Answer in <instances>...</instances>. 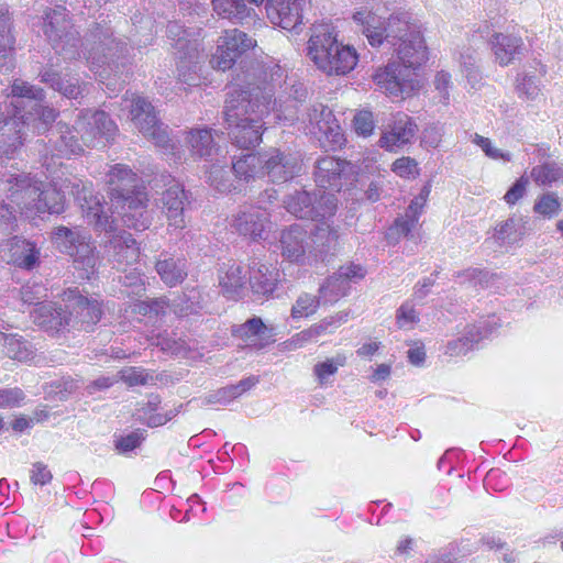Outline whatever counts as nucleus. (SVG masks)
Returning a JSON list of instances; mask_svg holds the SVG:
<instances>
[{"label": "nucleus", "instance_id": "nucleus-10", "mask_svg": "<svg viewBox=\"0 0 563 563\" xmlns=\"http://www.w3.org/2000/svg\"><path fill=\"white\" fill-rule=\"evenodd\" d=\"M63 300L68 312H73L70 329L89 331L100 321L102 309L97 299L84 296L77 288H69L64 292Z\"/></svg>", "mask_w": 563, "mask_h": 563}, {"label": "nucleus", "instance_id": "nucleus-9", "mask_svg": "<svg viewBox=\"0 0 563 563\" xmlns=\"http://www.w3.org/2000/svg\"><path fill=\"white\" fill-rule=\"evenodd\" d=\"M74 130L80 135L81 143L88 147L104 145V141L113 139L118 132L113 120L100 110H87L76 121Z\"/></svg>", "mask_w": 563, "mask_h": 563}, {"label": "nucleus", "instance_id": "nucleus-42", "mask_svg": "<svg viewBox=\"0 0 563 563\" xmlns=\"http://www.w3.org/2000/svg\"><path fill=\"white\" fill-rule=\"evenodd\" d=\"M220 285L231 299H236L246 285V274L240 264L233 263L220 275Z\"/></svg>", "mask_w": 563, "mask_h": 563}, {"label": "nucleus", "instance_id": "nucleus-54", "mask_svg": "<svg viewBox=\"0 0 563 563\" xmlns=\"http://www.w3.org/2000/svg\"><path fill=\"white\" fill-rule=\"evenodd\" d=\"M473 142L478 145L483 152L492 159H503L504 162H510L512 156L509 152H503L501 150L493 146L488 137H484L477 133L474 134Z\"/></svg>", "mask_w": 563, "mask_h": 563}, {"label": "nucleus", "instance_id": "nucleus-40", "mask_svg": "<svg viewBox=\"0 0 563 563\" xmlns=\"http://www.w3.org/2000/svg\"><path fill=\"white\" fill-rule=\"evenodd\" d=\"M338 208V199L334 194L324 190H318L312 194V206L313 217L311 220L320 221H332L331 218L335 214Z\"/></svg>", "mask_w": 563, "mask_h": 563}, {"label": "nucleus", "instance_id": "nucleus-15", "mask_svg": "<svg viewBox=\"0 0 563 563\" xmlns=\"http://www.w3.org/2000/svg\"><path fill=\"white\" fill-rule=\"evenodd\" d=\"M310 133L319 139L324 137L334 146H341L344 142L340 125L336 123L335 117L331 109L322 103L313 104L308 113Z\"/></svg>", "mask_w": 563, "mask_h": 563}, {"label": "nucleus", "instance_id": "nucleus-14", "mask_svg": "<svg viewBox=\"0 0 563 563\" xmlns=\"http://www.w3.org/2000/svg\"><path fill=\"white\" fill-rule=\"evenodd\" d=\"M307 0H266L269 21L284 30L298 33Z\"/></svg>", "mask_w": 563, "mask_h": 563}, {"label": "nucleus", "instance_id": "nucleus-13", "mask_svg": "<svg viewBox=\"0 0 563 563\" xmlns=\"http://www.w3.org/2000/svg\"><path fill=\"white\" fill-rule=\"evenodd\" d=\"M120 196V200L113 205L121 209L124 225L136 231L146 230L152 223V216L147 210V194L143 189H137L132 195L121 192Z\"/></svg>", "mask_w": 563, "mask_h": 563}, {"label": "nucleus", "instance_id": "nucleus-55", "mask_svg": "<svg viewBox=\"0 0 563 563\" xmlns=\"http://www.w3.org/2000/svg\"><path fill=\"white\" fill-rule=\"evenodd\" d=\"M529 179L530 178L528 177L527 173H525L512 184V186L504 196V200L507 205L514 206L525 197L527 187L529 185Z\"/></svg>", "mask_w": 563, "mask_h": 563}, {"label": "nucleus", "instance_id": "nucleus-3", "mask_svg": "<svg viewBox=\"0 0 563 563\" xmlns=\"http://www.w3.org/2000/svg\"><path fill=\"white\" fill-rule=\"evenodd\" d=\"M273 96L274 86L264 82L263 86L254 85L247 91H242L238 98L227 99L224 121L229 136L238 147L250 148L260 143L266 124L263 119L277 104Z\"/></svg>", "mask_w": 563, "mask_h": 563}, {"label": "nucleus", "instance_id": "nucleus-5", "mask_svg": "<svg viewBox=\"0 0 563 563\" xmlns=\"http://www.w3.org/2000/svg\"><path fill=\"white\" fill-rule=\"evenodd\" d=\"M52 242L56 249L73 258L74 266L82 278L89 279L97 273L100 264L99 252L91 235L79 227H57L52 232Z\"/></svg>", "mask_w": 563, "mask_h": 563}, {"label": "nucleus", "instance_id": "nucleus-38", "mask_svg": "<svg viewBox=\"0 0 563 563\" xmlns=\"http://www.w3.org/2000/svg\"><path fill=\"white\" fill-rule=\"evenodd\" d=\"M212 7L219 16L233 22L253 20V9L247 8L244 0H212Z\"/></svg>", "mask_w": 563, "mask_h": 563}, {"label": "nucleus", "instance_id": "nucleus-33", "mask_svg": "<svg viewBox=\"0 0 563 563\" xmlns=\"http://www.w3.org/2000/svg\"><path fill=\"white\" fill-rule=\"evenodd\" d=\"M186 141L195 156L208 161L214 155H219V147L214 144L212 131L210 129H192L188 132Z\"/></svg>", "mask_w": 563, "mask_h": 563}, {"label": "nucleus", "instance_id": "nucleus-45", "mask_svg": "<svg viewBox=\"0 0 563 563\" xmlns=\"http://www.w3.org/2000/svg\"><path fill=\"white\" fill-rule=\"evenodd\" d=\"M41 199L37 201V205L32 203V206H37L36 209L38 214L48 212V213H62L65 209V197L64 195L56 189L52 185H45L43 183Z\"/></svg>", "mask_w": 563, "mask_h": 563}, {"label": "nucleus", "instance_id": "nucleus-12", "mask_svg": "<svg viewBox=\"0 0 563 563\" xmlns=\"http://www.w3.org/2000/svg\"><path fill=\"white\" fill-rule=\"evenodd\" d=\"M200 44L197 40L180 37L176 42L178 79L188 86H197L200 82V71L203 56L200 53Z\"/></svg>", "mask_w": 563, "mask_h": 563}, {"label": "nucleus", "instance_id": "nucleus-44", "mask_svg": "<svg viewBox=\"0 0 563 563\" xmlns=\"http://www.w3.org/2000/svg\"><path fill=\"white\" fill-rule=\"evenodd\" d=\"M286 210L292 216L300 219H309L313 217L312 194L306 190H296L284 200Z\"/></svg>", "mask_w": 563, "mask_h": 563}, {"label": "nucleus", "instance_id": "nucleus-51", "mask_svg": "<svg viewBox=\"0 0 563 563\" xmlns=\"http://www.w3.org/2000/svg\"><path fill=\"white\" fill-rule=\"evenodd\" d=\"M561 203L553 192L543 194L533 206V211L545 218H552L560 212Z\"/></svg>", "mask_w": 563, "mask_h": 563}, {"label": "nucleus", "instance_id": "nucleus-28", "mask_svg": "<svg viewBox=\"0 0 563 563\" xmlns=\"http://www.w3.org/2000/svg\"><path fill=\"white\" fill-rule=\"evenodd\" d=\"M258 383V379L254 376L246 377L240 380L238 384L229 385L222 388H219L210 394L201 397L199 399L201 406L208 405H219L227 406L235 398L243 395L245 391L251 389Z\"/></svg>", "mask_w": 563, "mask_h": 563}, {"label": "nucleus", "instance_id": "nucleus-53", "mask_svg": "<svg viewBox=\"0 0 563 563\" xmlns=\"http://www.w3.org/2000/svg\"><path fill=\"white\" fill-rule=\"evenodd\" d=\"M391 170L402 178H416L419 175L417 161L409 156L396 159L393 163Z\"/></svg>", "mask_w": 563, "mask_h": 563}, {"label": "nucleus", "instance_id": "nucleus-8", "mask_svg": "<svg viewBox=\"0 0 563 563\" xmlns=\"http://www.w3.org/2000/svg\"><path fill=\"white\" fill-rule=\"evenodd\" d=\"M256 45V41L238 29L227 30L219 37L216 52L212 54L210 65L212 68L225 71L247 51Z\"/></svg>", "mask_w": 563, "mask_h": 563}, {"label": "nucleus", "instance_id": "nucleus-46", "mask_svg": "<svg viewBox=\"0 0 563 563\" xmlns=\"http://www.w3.org/2000/svg\"><path fill=\"white\" fill-rule=\"evenodd\" d=\"M321 303L323 301L320 295L301 292L292 303L290 316L292 319L309 318L318 311Z\"/></svg>", "mask_w": 563, "mask_h": 563}, {"label": "nucleus", "instance_id": "nucleus-26", "mask_svg": "<svg viewBox=\"0 0 563 563\" xmlns=\"http://www.w3.org/2000/svg\"><path fill=\"white\" fill-rule=\"evenodd\" d=\"M110 196L112 203L120 200V194H134L139 188L136 186V175L126 165L118 164L108 174Z\"/></svg>", "mask_w": 563, "mask_h": 563}, {"label": "nucleus", "instance_id": "nucleus-11", "mask_svg": "<svg viewBox=\"0 0 563 563\" xmlns=\"http://www.w3.org/2000/svg\"><path fill=\"white\" fill-rule=\"evenodd\" d=\"M279 250L283 258L290 263L311 265L316 262L308 232L299 224H292L280 232Z\"/></svg>", "mask_w": 563, "mask_h": 563}, {"label": "nucleus", "instance_id": "nucleus-61", "mask_svg": "<svg viewBox=\"0 0 563 563\" xmlns=\"http://www.w3.org/2000/svg\"><path fill=\"white\" fill-rule=\"evenodd\" d=\"M52 478L53 475L47 465L42 462H36L33 464L31 471V482L34 485H46L52 481Z\"/></svg>", "mask_w": 563, "mask_h": 563}, {"label": "nucleus", "instance_id": "nucleus-37", "mask_svg": "<svg viewBox=\"0 0 563 563\" xmlns=\"http://www.w3.org/2000/svg\"><path fill=\"white\" fill-rule=\"evenodd\" d=\"M528 220L523 217H510L495 227L494 238L501 244H512L527 233Z\"/></svg>", "mask_w": 563, "mask_h": 563}, {"label": "nucleus", "instance_id": "nucleus-2", "mask_svg": "<svg viewBox=\"0 0 563 563\" xmlns=\"http://www.w3.org/2000/svg\"><path fill=\"white\" fill-rule=\"evenodd\" d=\"M43 32L54 49L65 60L81 57L91 66H101L123 52L125 43L114 35L108 16H100L81 38L70 22L66 8L57 7L45 12Z\"/></svg>", "mask_w": 563, "mask_h": 563}, {"label": "nucleus", "instance_id": "nucleus-52", "mask_svg": "<svg viewBox=\"0 0 563 563\" xmlns=\"http://www.w3.org/2000/svg\"><path fill=\"white\" fill-rule=\"evenodd\" d=\"M119 378L128 386H144L153 380V377L141 367H126L119 372Z\"/></svg>", "mask_w": 563, "mask_h": 563}, {"label": "nucleus", "instance_id": "nucleus-47", "mask_svg": "<svg viewBox=\"0 0 563 563\" xmlns=\"http://www.w3.org/2000/svg\"><path fill=\"white\" fill-rule=\"evenodd\" d=\"M227 161L223 163H217L210 166L208 170V181L210 186L220 192H228L235 189L231 178V169H227Z\"/></svg>", "mask_w": 563, "mask_h": 563}, {"label": "nucleus", "instance_id": "nucleus-57", "mask_svg": "<svg viewBox=\"0 0 563 563\" xmlns=\"http://www.w3.org/2000/svg\"><path fill=\"white\" fill-rule=\"evenodd\" d=\"M418 320L419 318L415 306L410 301L404 302L396 312V321L399 328L411 327L418 322Z\"/></svg>", "mask_w": 563, "mask_h": 563}, {"label": "nucleus", "instance_id": "nucleus-4", "mask_svg": "<svg viewBox=\"0 0 563 563\" xmlns=\"http://www.w3.org/2000/svg\"><path fill=\"white\" fill-rule=\"evenodd\" d=\"M307 55L327 75H345L357 63L355 49L339 44L329 25L325 24L311 29Z\"/></svg>", "mask_w": 563, "mask_h": 563}, {"label": "nucleus", "instance_id": "nucleus-27", "mask_svg": "<svg viewBox=\"0 0 563 563\" xmlns=\"http://www.w3.org/2000/svg\"><path fill=\"white\" fill-rule=\"evenodd\" d=\"M15 37L8 10L0 9V69L9 71L14 67Z\"/></svg>", "mask_w": 563, "mask_h": 563}, {"label": "nucleus", "instance_id": "nucleus-64", "mask_svg": "<svg viewBox=\"0 0 563 563\" xmlns=\"http://www.w3.org/2000/svg\"><path fill=\"white\" fill-rule=\"evenodd\" d=\"M264 329L265 325L262 319L254 317L242 324L236 332L242 336H254L258 335Z\"/></svg>", "mask_w": 563, "mask_h": 563}, {"label": "nucleus", "instance_id": "nucleus-16", "mask_svg": "<svg viewBox=\"0 0 563 563\" xmlns=\"http://www.w3.org/2000/svg\"><path fill=\"white\" fill-rule=\"evenodd\" d=\"M31 317L38 328L51 335L69 331V324H73L74 321L73 312H68L67 308L65 310L52 301H45L43 305L35 307Z\"/></svg>", "mask_w": 563, "mask_h": 563}, {"label": "nucleus", "instance_id": "nucleus-31", "mask_svg": "<svg viewBox=\"0 0 563 563\" xmlns=\"http://www.w3.org/2000/svg\"><path fill=\"white\" fill-rule=\"evenodd\" d=\"M10 261L19 267L32 269L38 263L40 250L33 242L14 236L8 241Z\"/></svg>", "mask_w": 563, "mask_h": 563}, {"label": "nucleus", "instance_id": "nucleus-18", "mask_svg": "<svg viewBox=\"0 0 563 563\" xmlns=\"http://www.w3.org/2000/svg\"><path fill=\"white\" fill-rule=\"evenodd\" d=\"M349 167L346 161L333 156L321 157L316 162L314 181L320 188L340 191Z\"/></svg>", "mask_w": 563, "mask_h": 563}, {"label": "nucleus", "instance_id": "nucleus-39", "mask_svg": "<svg viewBox=\"0 0 563 563\" xmlns=\"http://www.w3.org/2000/svg\"><path fill=\"white\" fill-rule=\"evenodd\" d=\"M5 354L20 362H32L36 357L34 345L19 334L3 335Z\"/></svg>", "mask_w": 563, "mask_h": 563}, {"label": "nucleus", "instance_id": "nucleus-58", "mask_svg": "<svg viewBox=\"0 0 563 563\" xmlns=\"http://www.w3.org/2000/svg\"><path fill=\"white\" fill-rule=\"evenodd\" d=\"M375 128L373 113L371 111H360L354 117V129L358 135L368 136Z\"/></svg>", "mask_w": 563, "mask_h": 563}, {"label": "nucleus", "instance_id": "nucleus-23", "mask_svg": "<svg viewBox=\"0 0 563 563\" xmlns=\"http://www.w3.org/2000/svg\"><path fill=\"white\" fill-rule=\"evenodd\" d=\"M249 273L250 286L255 295L265 298L273 295L279 279L277 268L253 260L250 264Z\"/></svg>", "mask_w": 563, "mask_h": 563}, {"label": "nucleus", "instance_id": "nucleus-19", "mask_svg": "<svg viewBox=\"0 0 563 563\" xmlns=\"http://www.w3.org/2000/svg\"><path fill=\"white\" fill-rule=\"evenodd\" d=\"M340 227L333 221H320L311 232V251L317 261H324L340 250Z\"/></svg>", "mask_w": 563, "mask_h": 563}, {"label": "nucleus", "instance_id": "nucleus-24", "mask_svg": "<svg viewBox=\"0 0 563 563\" xmlns=\"http://www.w3.org/2000/svg\"><path fill=\"white\" fill-rule=\"evenodd\" d=\"M106 252L119 265H131L139 260L140 247L129 232L113 235L104 245Z\"/></svg>", "mask_w": 563, "mask_h": 563}, {"label": "nucleus", "instance_id": "nucleus-34", "mask_svg": "<svg viewBox=\"0 0 563 563\" xmlns=\"http://www.w3.org/2000/svg\"><path fill=\"white\" fill-rule=\"evenodd\" d=\"M528 177L538 186L551 187L563 181V163L550 158L540 159Z\"/></svg>", "mask_w": 563, "mask_h": 563}, {"label": "nucleus", "instance_id": "nucleus-63", "mask_svg": "<svg viewBox=\"0 0 563 563\" xmlns=\"http://www.w3.org/2000/svg\"><path fill=\"white\" fill-rule=\"evenodd\" d=\"M15 211L13 207L5 203L3 200L0 201V227L3 230H13L15 223Z\"/></svg>", "mask_w": 563, "mask_h": 563}, {"label": "nucleus", "instance_id": "nucleus-32", "mask_svg": "<svg viewBox=\"0 0 563 563\" xmlns=\"http://www.w3.org/2000/svg\"><path fill=\"white\" fill-rule=\"evenodd\" d=\"M263 167V153H249L232 161L234 176L245 183L264 177Z\"/></svg>", "mask_w": 563, "mask_h": 563}, {"label": "nucleus", "instance_id": "nucleus-59", "mask_svg": "<svg viewBox=\"0 0 563 563\" xmlns=\"http://www.w3.org/2000/svg\"><path fill=\"white\" fill-rule=\"evenodd\" d=\"M122 285L125 288H131L129 295H141L145 290V285L141 273L132 269L122 276Z\"/></svg>", "mask_w": 563, "mask_h": 563}, {"label": "nucleus", "instance_id": "nucleus-21", "mask_svg": "<svg viewBox=\"0 0 563 563\" xmlns=\"http://www.w3.org/2000/svg\"><path fill=\"white\" fill-rule=\"evenodd\" d=\"M268 222V213L263 206L250 207L240 211L234 217L232 227L241 235L249 236L253 241H258L264 239Z\"/></svg>", "mask_w": 563, "mask_h": 563}, {"label": "nucleus", "instance_id": "nucleus-35", "mask_svg": "<svg viewBox=\"0 0 563 563\" xmlns=\"http://www.w3.org/2000/svg\"><path fill=\"white\" fill-rule=\"evenodd\" d=\"M488 334L482 325L471 324L465 328L463 336L450 341L446 346L444 354L449 356H461L473 350L474 344L478 343Z\"/></svg>", "mask_w": 563, "mask_h": 563}, {"label": "nucleus", "instance_id": "nucleus-22", "mask_svg": "<svg viewBox=\"0 0 563 563\" xmlns=\"http://www.w3.org/2000/svg\"><path fill=\"white\" fill-rule=\"evenodd\" d=\"M188 201L187 192L178 184H172L161 197L162 210L165 213L168 225L175 229H183L186 225L184 211L185 203Z\"/></svg>", "mask_w": 563, "mask_h": 563}, {"label": "nucleus", "instance_id": "nucleus-1", "mask_svg": "<svg viewBox=\"0 0 563 563\" xmlns=\"http://www.w3.org/2000/svg\"><path fill=\"white\" fill-rule=\"evenodd\" d=\"M354 22L372 46L384 42L394 47L398 62L389 63L374 75L378 88L391 98L410 96L418 87L409 69H417L428 59V51L419 25L408 12L391 14L382 27L380 19L371 11L362 10L353 14Z\"/></svg>", "mask_w": 563, "mask_h": 563}, {"label": "nucleus", "instance_id": "nucleus-36", "mask_svg": "<svg viewBox=\"0 0 563 563\" xmlns=\"http://www.w3.org/2000/svg\"><path fill=\"white\" fill-rule=\"evenodd\" d=\"M156 272L161 279L169 287L184 282L187 277L186 261L181 257H165L156 262Z\"/></svg>", "mask_w": 563, "mask_h": 563}, {"label": "nucleus", "instance_id": "nucleus-62", "mask_svg": "<svg viewBox=\"0 0 563 563\" xmlns=\"http://www.w3.org/2000/svg\"><path fill=\"white\" fill-rule=\"evenodd\" d=\"M457 277L463 279V283H470L474 286L483 285L488 280V272L479 268H467L457 274Z\"/></svg>", "mask_w": 563, "mask_h": 563}, {"label": "nucleus", "instance_id": "nucleus-48", "mask_svg": "<svg viewBox=\"0 0 563 563\" xmlns=\"http://www.w3.org/2000/svg\"><path fill=\"white\" fill-rule=\"evenodd\" d=\"M48 297L47 288L37 282H29L20 289V298L23 303L38 307Z\"/></svg>", "mask_w": 563, "mask_h": 563}, {"label": "nucleus", "instance_id": "nucleus-49", "mask_svg": "<svg viewBox=\"0 0 563 563\" xmlns=\"http://www.w3.org/2000/svg\"><path fill=\"white\" fill-rule=\"evenodd\" d=\"M346 363V356L343 354H336L332 358H327L323 362L317 363L313 366V374L316 375L320 385H324L328 378L338 372L340 366H344Z\"/></svg>", "mask_w": 563, "mask_h": 563}, {"label": "nucleus", "instance_id": "nucleus-25", "mask_svg": "<svg viewBox=\"0 0 563 563\" xmlns=\"http://www.w3.org/2000/svg\"><path fill=\"white\" fill-rule=\"evenodd\" d=\"M75 130L67 124L58 123L54 130L49 132L48 142L52 146L53 156L70 157L82 152V143L74 134Z\"/></svg>", "mask_w": 563, "mask_h": 563}, {"label": "nucleus", "instance_id": "nucleus-30", "mask_svg": "<svg viewBox=\"0 0 563 563\" xmlns=\"http://www.w3.org/2000/svg\"><path fill=\"white\" fill-rule=\"evenodd\" d=\"M490 45L496 62L500 66H507L520 54L523 43L520 36L496 33Z\"/></svg>", "mask_w": 563, "mask_h": 563}, {"label": "nucleus", "instance_id": "nucleus-60", "mask_svg": "<svg viewBox=\"0 0 563 563\" xmlns=\"http://www.w3.org/2000/svg\"><path fill=\"white\" fill-rule=\"evenodd\" d=\"M24 394L19 388L0 389V408H12L19 406Z\"/></svg>", "mask_w": 563, "mask_h": 563}, {"label": "nucleus", "instance_id": "nucleus-43", "mask_svg": "<svg viewBox=\"0 0 563 563\" xmlns=\"http://www.w3.org/2000/svg\"><path fill=\"white\" fill-rule=\"evenodd\" d=\"M350 285L346 279L338 272L329 276L320 286L319 295L323 305L336 302L340 298L347 295Z\"/></svg>", "mask_w": 563, "mask_h": 563}, {"label": "nucleus", "instance_id": "nucleus-29", "mask_svg": "<svg viewBox=\"0 0 563 563\" xmlns=\"http://www.w3.org/2000/svg\"><path fill=\"white\" fill-rule=\"evenodd\" d=\"M40 78L42 82L48 85L51 88L69 99H77L80 97L87 87L86 84L80 85L77 78H63L60 74L52 67L42 70L40 73Z\"/></svg>", "mask_w": 563, "mask_h": 563}, {"label": "nucleus", "instance_id": "nucleus-20", "mask_svg": "<svg viewBox=\"0 0 563 563\" xmlns=\"http://www.w3.org/2000/svg\"><path fill=\"white\" fill-rule=\"evenodd\" d=\"M264 176L273 183H286L298 172L295 157L286 155L278 148H271L263 153Z\"/></svg>", "mask_w": 563, "mask_h": 563}, {"label": "nucleus", "instance_id": "nucleus-41", "mask_svg": "<svg viewBox=\"0 0 563 563\" xmlns=\"http://www.w3.org/2000/svg\"><path fill=\"white\" fill-rule=\"evenodd\" d=\"M424 203L426 196H418L411 200L405 214L395 221L394 227L390 229V233L396 232L398 235L407 236L417 225Z\"/></svg>", "mask_w": 563, "mask_h": 563}, {"label": "nucleus", "instance_id": "nucleus-56", "mask_svg": "<svg viewBox=\"0 0 563 563\" xmlns=\"http://www.w3.org/2000/svg\"><path fill=\"white\" fill-rule=\"evenodd\" d=\"M145 439V431L143 430H135L128 435L120 437L114 441L115 449L122 453L125 454L135 448L140 446L142 441Z\"/></svg>", "mask_w": 563, "mask_h": 563}, {"label": "nucleus", "instance_id": "nucleus-17", "mask_svg": "<svg viewBox=\"0 0 563 563\" xmlns=\"http://www.w3.org/2000/svg\"><path fill=\"white\" fill-rule=\"evenodd\" d=\"M417 131L418 126L409 115L397 113L383 132L379 145L389 152H396L405 145L412 143Z\"/></svg>", "mask_w": 563, "mask_h": 563}, {"label": "nucleus", "instance_id": "nucleus-7", "mask_svg": "<svg viewBox=\"0 0 563 563\" xmlns=\"http://www.w3.org/2000/svg\"><path fill=\"white\" fill-rule=\"evenodd\" d=\"M66 188H69L70 194L78 201L89 224H92L97 231H114V220L106 213L104 206L92 194L90 184L84 183L79 178H74L68 180Z\"/></svg>", "mask_w": 563, "mask_h": 563}, {"label": "nucleus", "instance_id": "nucleus-6", "mask_svg": "<svg viewBox=\"0 0 563 563\" xmlns=\"http://www.w3.org/2000/svg\"><path fill=\"white\" fill-rule=\"evenodd\" d=\"M129 102L131 121L135 128L156 146L168 148L172 142L168 128L158 120L153 104L145 98L134 95Z\"/></svg>", "mask_w": 563, "mask_h": 563}, {"label": "nucleus", "instance_id": "nucleus-50", "mask_svg": "<svg viewBox=\"0 0 563 563\" xmlns=\"http://www.w3.org/2000/svg\"><path fill=\"white\" fill-rule=\"evenodd\" d=\"M477 59L476 51L471 47H467L460 53V66L470 82H476L479 79Z\"/></svg>", "mask_w": 563, "mask_h": 563}]
</instances>
